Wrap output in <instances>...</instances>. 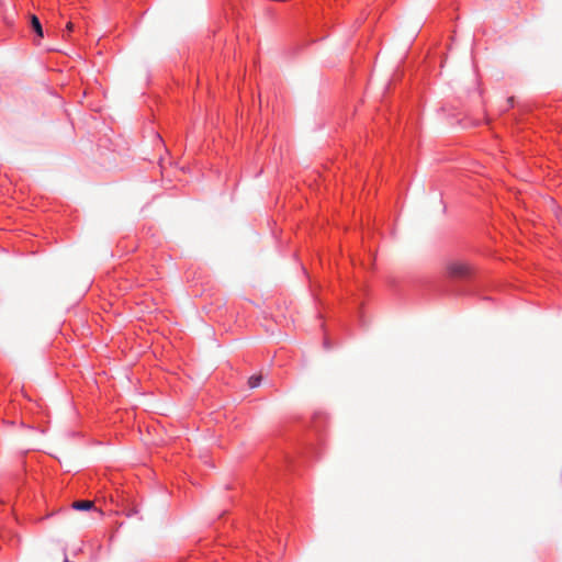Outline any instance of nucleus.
<instances>
[{"instance_id":"nucleus-1","label":"nucleus","mask_w":562,"mask_h":562,"mask_svg":"<svg viewBox=\"0 0 562 562\" xmlns=\"http://www.w3.org/2000/svg\"><path fill=\"white\" fill-rule=\"evenodd\" d=\"M447 276L451 279L465 280L472 277L474 268L464 260H449L445 266Z\"/></svg>"},{"instance_id":"nucleus-2","label":"nucleus","mask_w":562,"mask_h":562,"mask_svg":"<svg viewBox=\"0 0 562 562\" xmlns=\"http://www.w3.org/2000/svg\"><path fill=\"white\" fill-rule=\"evenodd\" d=\"M72 507L77 510H88L93 508V502L91 501H77L72 504Z\"/></svg>"},{"instance_id":"nucleus-3","label":"nucleus","mask_w":562,"mask_h":562,"mask_svg":"<svg viewBox=\"0 0 562 562\" xmlns=\"http://www.w3.org/2000/svg\"><path fill=\"white\" fill-rule=\"evenodd\" d=\"M31 25H32L33 30L35 31V33L40 37H43V35H44L43 27H42V24L36 15H31Z\"/></svg>"},{"instance_id":"nucleus-4","label":"nucleus","mask_w":562,"mask_h":562,"mask_svg":"<svg viewBox=\"0 0 562 562\" xmlns=\"http://www.w3.org/2000/svg\"><path fill=\"white\" fill-rule=\"evenodd\" d=\"M262 381V375L261 374H255V375H251L249 379H248V386L250 389H255V387H258L260 385Z\"/></svg>"},{"instance_id":"nucleus-5","label":"nucleus","mask_w":562,"mask_h":562,"mask_svg":"<svg viewBox=\"0 0 562 562\" xmlns=\"http://www.w3.org/2000/svg\"><path fill=\"white\" fill-rule=\"evenodd\" d=\"M72 31H74V24H72L71 22H68V23H67V25H66V33H67V34H64V35H63V37L67 38V37H68V34H69L70 32H72Z\"/></svg>"}]
</instances>
